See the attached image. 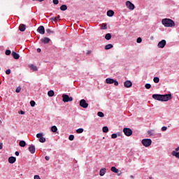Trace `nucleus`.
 Listing matches in <instances>:
<instances>
[{"label":"nucleus","mask_w":179,"mask_h":179,"mask_svg":"<svg viewBox=\"0 0 179 179\" xmlns=\"http://www.w3.org/2000/svg\"><path fill=\"white\" fill-rule=\"evenodd\" d=\"M68 9V6L66 5H62L60 6V10H66Z\"/></svg>","instance_id":"nucleus-28"},{"label":"nucleus","mask_w":179,"mask_h":179,"mask_svg":"<svg viewBox=\"0 0 179 179\" xmlns=\"http://www.w3.org/2000/svg\"><path fill=\"white\" fill-rule=\"evenodd\" d=\"M0 71H1V68H0Z\"/></svg>","instance_id":"nucleus-58"},{"label":"nucleus","mask_w":179,"mask_h":179,"mask_svg":"<svg viewBox=\"0 0 179 179\" xmlns=\"http://www.w3.org/2000/svg\"><path fill=\"white\" fill-rule=\"evenodd\" d=\"M10 50H6V55H9L10 54Z\"/></svg>","instance_id":"nucleus-43"},{"label":"nucleus","mask_w":179,"mask_h":179,"mask_svg":"<svg viewBox=\"0 0 179 179\" xmlns=\"http://www.w3.org/2000/svg\"><path fill=\"white\" fill-rule=\"evenodd\" d=\"M107 16H109V17H111L114 16V11L113 10H109L107 11Z\"/></svg>","instance_id":"nucleus-18"},{"label":"nucleus","mask_w":179,"mask_h":179,"mask_svg":"<svg viewBox=\"0 0 179 179\" xmlns=\"http://www.w3.org/2000/svg\"><path fill=\"white\" fill-rule=\"evenodd\" d=\"M30 69H31L34 72H36L38 71L37 66H34V64H30L29 65Z\"/></svg>","instance_id":"nucleus-19"},{"label":"nucleus","mask_w":179,"mask_h":179,"mask_svg":"<svg viewBox=\"0 0 179 179\" xmlns=\"http://www.w3.org/2000/svg\"><path fill=\"white\" fill-rule=\"evenodd\" d=\"M19 145H20L21 148H24V146H26V141H20V143H19Z\"/></svg>","instance_id":"nucleus-22"},{"label":"nucleus","mask_w":179,"mask_h":179,"mask_svg":"<svg viewBox=\"0 0 179 179\" xmlns=\"http://www.w3.org/2000/svg\"><path fill=\"white\" fill-rule=\"evenodd\" d=\"M101 30H107V24L103 23L101 24Z\"/></svg>","instance_id":"nucleus-23"},{"label":"nucleus","mask_w":179,"mask_h":179,"mask_svg":"<svg viewBox=\"0 0 179 179\" xmlns=\"http://www.w3.org/2000/svg\"><path fill=\"white\" fill-rule=\"evenodd\" d=\"M110 170L113 171V173H120V170L115 168V166H112Z\"/></svg>","instance_id":"nucleus-21"},{"label":"nucleus","mask_w":179,"mask_h":179,"mask_svg":"<svg viewBox=\"0 0 179 179\" xmlns=\"http://www.w3.org/2000/svg\"><path fill=\"white\" fill-rule=\"evenodd\" d=\"M172 156H175L178 159H179V152H176V151L172 152Z\"/></svg>","instance_id":"nucleus-29"},{"label":"nucleus","mask_w":179,"mask_h":179,"mask_svg":"<svg viewBox=\"0 0 179 179\" xmlns=\"http://www.w3.org/2000/svg\"><path fill=\"white\" fill-rule=\"evenodd\" d=\"M20 113L23 115L24 114V112L23 110H20Z\"/></svg>","instance_id":"nucleus-53"},{"label":"nucleus","mask_w":179,"mask_h":179,"mask_svg":"<svg viewBox=\"0 0 179 179\" xmlns=\"http://www.w3.org/2000/svg\"><path fill=\"white\" fill-rule=\"evenodd\" d=\"M28 150L31 153V155H34V153H36V147L33 145H29L28 148Z\"/></svg>","instance_id":"nucleus-12"},{"label":"nucleus","mask_w":179,"mask_h":179,"mask_svg":"<svg viewBox=\"0 0 179 179\" xmlns=\"http://www.w3.org/2000/svg\"><path fill=\"white\" fill-rule=\"evenodd\" d=\"M32 1H38V2H43L44 0H32Z\"/></svg>","instance_id":"nucleus-52"},{"label":"nucleus","mask_w":179,"mask_h":179,"mask_svg":"<svg viewBox=\"0 0 179 179\" xmlns=\"http://www.w3.org/2000/svg\"><path fill=\"white\" fill-rule=\"evenodd\" d=\"M3 144L2 143H0V150L3 149Z\"/></svg>","instance_id":"nucleus-48"},{"label":"nucleus","mask_w":179,"mask_h":179,"mask_svg":"<svg viewBox=\"0 0 179 179\" xmlns=\"http://www.w3.org/2000/svg\"><path fill=\"white\" fill-rule=\"evenodd\" d=\"M69 141H73V139H75V136H73V135H70V136H69Z\"/></svg>","instance_id":"nucleus-39"},{"label":"nucleus","mask_w":179,"mask_h":179,"mask_svg":"<svg viewBox=\"0 0 179 179\" xmlns=\"http://www.w3.org/2000/svg\"><path fill=\"white\" fill-rule=\"evenodd\" d=\"M178 150H179V147H178L177 148H176V152H178Z\"/></svg>","instance_id":"nucleus-55"},{"label":"nucleus","mask_w":179,"mask_h":179,"mask_svg":"<svg viewBox=\"0 0 179 179\" xmlns=\"http://www.w3.org/2000/svg\"><path fill=\"white\" fill-rule=\"evenodd\" d=\"M83 132V128H80V129L76 130L77 134H82Z\"/></svg>","instance_id":"nucleus-34"},{"label":"nucleus","mask_w":179,"mask_h":179,"mask_svg":"<svg viewBox=\"0 0 179 179\" xmlns=\"http://www.w3.org/2000/svg\"><path fill=\"white\" fill-rule=\"evenodd\" d=\"M111 138H112V139H116V138H117V134H113L111 135Z\"/></svg>","instance_id":"nucleus-41"},{"label":"nucleus","mask_w":179,"mask_h":179,"mask_svg":"<svg viewBox=\"0 0 179 179\" xmlns=\"http://www.w3.org/2000/svg\"><path fill=\"white\" fill-rule=\"evenodd\" d=\"M97 115L98 117H101V118H103V117H104V113L103 112H98Z\"/></svg>","instance_id":"nucleus-33"},{"label":"nucleus","mask_w":179,"mask_h":179,"mask_svg":"<svg viewBox=\"0 0 179 179\" xmlns=\"http://www.w3.org/2000/svg\"><path fill=\"white\" fill-rule=\"evenodd\" d=\"M113 44H108L105 46V50H110V48H113Z\"/></svg>","instance_id":"nucleus-27"},{"label":"nucleus","mask_w":179,"mask_h":179,"mask_svg":"<svg viewBox=\"0 0 179 179\" xmlns=\"http://www.w3.org/2000/svg\"><path fill=\"white\" fill-rule=\"evenodd\" d=\"M106 40H111V34L108 33L106 34L105 36Z\"/></svg>","instance_id":"nucleus-26"},{"label":"nucleus","mask_w":179,"mask_h":179,"mask_svg":"<svg viewBox=\"0 0 179 179\" xmlns=\"http://www.w3.org/2000/svg\"><path fill=\"white\" fill-rule=\"evenodd\" d=\"M104 174H106V168L101 169L99 175L101 176V177H103V176H104Z\"/></svg>","instance_id":"nucleus-20"},{"label":"nucleus","mask_w":179,"mask_h":179,"mask_svg":"<svg viewBox=\"0 0 179 179\" xmlns=\"http://www.w3.org/2000/svg\"><path fill=\"white\" fill-rule=\"evenodd\" d=\"M19 30L20 31H24V30H26V25H24V24H21L19 26Z\"/></svg>","instance_id":"nucleus-17"},{"label":"nucleus","mask_w":179,"mask_h":179,"mask_svg":"<svg viewBox=\"0 0 179 179\" xmlns=\"http://www.w3.org/2000/svg\"><path fill=\"white\" fill-rule=\"evenodd\" d=\"M162 23L165 27H174L176 23L170 18H164L162 20Z\"/></svg>","instance_id":"nucleus-2"},{"label":"nucleus","mask_w":179,"mask_h":179,"mask_svg":"<svg viewBox=\"0 0 179 179\" xmlns=\"http://www.w3.org/2000/svg\"><path fill=\"white\" fill-rule=\"evenodd\" d=\"M124 87H132V82L129 81V80H126L124 83Z\"/></svg>","instance_id":"nucleus-14"},{"label":"nucleus","mask_w":179,"mask_h":179,"mask_svg":"<svg viewBox=\"0 0 179 179\" xmlns=\"http://www.w3.org/2000/svg\"><path fill=\"white\" fill-rule=\"evenodd\" d=\"M37 31L39 33V34H44L45 33V29L44 28V26H39L37 29Z\"/></svg>","instance_id":"nucleus-10"},{"label":"nucleus","mask_w":179,"mask_h":179,"mask_svg":"<svg viewBox=\"0 0 179 179\" xmlns=\"http://www.w3.org/2000/svg\"><path fill=\"white\" fill-rule=\"evenodd\" d=\"M37 52H41V49L38 48V49H37Z\"/></svg>","instance_id":"nucleus-50"},{"label":"nucleus","mask_w":179,"mask_h":179,"mask_svg":"<svg viewBox=\"0 0 179 179\" xmlns=\"http://www.w3.org/2000/svg\"><path fill=\"white\" fill-rule=\"evenodd\" d=\"M60 16L58 15L57 17H52L51 18V20H52L53 22H58V19H59Z\"/></svg>","instance_id":"nucleus-30"},{"label":"nucleus","mask_w":179,"mask_h":179,"mask_svg":"<svg viewBox=\"0 0 179 179\" xmlns=\"http://www.w3.org/2000/svg\"><path fill=\"white\" fill-rule=\"evenodd\" d=\"M45 160H47L48 162V160H50V157L45 156Z\"/></svg>","instance_id":"nucleus-49"},{"label":"nucleus","mask_w":179,"mask_h":179,"mask_svg":"<svg viewBox=\"0 0 179 179\" xmlns=\"http://www.w3.org/2000/svg\"><path fill=\"white\" fill-rule=\"evenodd\" d=\"M106 83H107L108 85H113V83H114L115 86H118V81L113 78H106Z\"/></svg>","instance_id":"nucleus-4"},{"label":"nucleus","mask_w":179,"mask_h":179,"mask_svg":"<svg viewBox=\"0 0 179 179\" xmlns=\"http://www.w3.org/2000/svg\"><path fill=\"white\" fill-rule=\"evenodd\" d=\"M126 6L130 10H134V9H135V5H134V3H132V2L129 1H126Z\"/></svg>","instance_id":"nucleus-7"},{"label":"nucleus","mask_w":179,"mask_h":179,"mask_svg":"<svg viewBox=\"0 0 179 179\" xmlns=\"http://www.w3.org/2000/svg\"><path fill=\"white\" fill-rule=\"evenodd\" d=\"M136 41H137V43H142V38H141V37L138 38L137 40H136Z\"/></svg>","instance_id":"nucleus-42"},{"label":"nucleus","mask_w":179,"mask_h":179,"mask_svg":"<svg viewBox=\"0 0 179 179\" xmlns=\"http://www.w3.org/2000/svg\"><path fill=\"white\" fill-rule=\"evenodd\" d=\"M153 81L155 82V83H159V82H160V78H159L158 77H155L153 78Z\"/></svg>","instance_id":"nucleus-32"},{"label":"nucleus","mask_w":179,"mask_h":179,"mask_svg":"<svg viewBox=\"0 0 179 179\" xmlns=\"http://www.w3.org/2000/svg\"><path fill=\"white\" fill-rule=\"evenodd\" d=\"M162 131H167V127H162Z\"/></svg>","instance_id":"nucleus-45"},{"label":"nucleus","mask_w":179,"mask_h":179,"mask_svg":"<svg viewBox=\"0 0 179 179\" xmlns=\"http://www.w3.org/2000/svg\"><path fill=\"white\" fill-rule=\"evenodd\" d=\"M21 90H22V88L20 87H18L16 88L15 92L16 93H20Z\"/></svg>","instance_id":"nucleus-38"},{"label":"nucleus","mask_w":179,"mask_h":179,"mask_svg":"<svg viewBox=\"0 0 179 179\" xmlns=\"http://www.w3.org/2000/svg\"><path fill=\"white\" fill-rule=\"evenodd\" d=\"M6 75H10V69H7L6 71Z\"/></svg>","instance_id":"nucleus-44"},{"label":"nucleus","mask_w":179,"mask_h":179,"mask_svg":"<svg viewBox=\"0 0 179 179\" xmlns=\"http://www.w3.org/2000/svg\"><path fill=\"white\" fill-rule=\"evenodd\" d=\"M166 40H162L158 43L157 46L159 48H164V47H166Z\"/></svg>","instance_id":"nucleus-11"},{"label":"nucleus","mask_w":179,"mask_h":179,"mask_svg":"<svg viewBox=\"0 0 179 179\" xmlns=\"http://www.w3.org/2000/svg\"><path fill=\"white\" fill-rule=\"evenodd\" d=\"M91 52H92V51L88 50L87 52V54H91Z\"/></svg>","instance_id":"nucleus-54"},{"label":"nucleus","mask_w":179,"mask_h":179,"mask_svg":"<svg viewBox=\"0 0 179 179\" xmlns=\"http://www.w3.org/2000/svg\"><path fill=\"white\" fill-rule=\"evenodd\" d=\"M116 174H117V176H121V174H122V172L119 170V172H116Z\"/></svg>","instance_id":"nucleus-47"},{"label":"nucleus","mask_w":179,"mask_h":179,"mask_svg":"<svg viewBox=\"0 0 179 179\" xmlns=\"http://www.w3.org/2000/svg\"><path fill=\"white\" fill-rule=\"evenodd\" d=\"M0 124H2V122L0 120Z\"/></svg>","instance_id":"nucleus-57"},{"label":"nucleus","mask_w":179,"mask_h":179,"mask_svg":"<svg viewBox=\"0 0 179 179\" xmlns=\"http://www.w3.org/2000/svg\"><path fill=\"white\" fill-rule=\"evenodd\" d=\"M130 177H131V178H134V176H131Z\"/></svg>","instance_id":"nucleus-56"},{"label":"nucleus","mask_w":179,"mask_h":179,"mask_svg":"<svg viewBox=\"0 0 179 179\" xmlns=\"http://www.w3.org/2000/svg\"><path fill=\"white\" fill-rule=\"evenodd\" d=\"M15 162H16V157H10L8 158V162L10 164H13V163H15Z\"/></svg>","instance_id":"nucleus-16"},{"label":"nucleus","mask_w":179,"mask_h":179,"mask_svg":"<svg viewBox=\"0 0 179 179\" xmlns=\"http://www.w3.org/2000/svg\"><path fill=\"white\" fill-rule=\"evenodd\" d=\"M36 138L39 139V142H41V143H44V142H45V138L43 137V133L37 134Z\"/></svg>","instance_id":"nucleus-8"},{"label":"nucleus","mask_w":179,"mask_h":179,"mask_svg":"<svg viewBox=\"0 0 179 179\" xmlns=\"http://www.w3.org/2000/svg\"><path fill=\"white\" fill-rule=\"evenodd\" d=\"M15 156H19V152L18 151L15 152Z\"/></svg>","instance_id":"nucleus-51"},{"label":"nucleus","mask_w":179,"mask_h":179,"mask_svg":"<svg viewBox=\"0 0 179 179\" xmlns=\"http://www.w3.org/2000/svg\"><path fill=\"white\" fill-rule=\"evenodd\" d=\"M141 142L143 146H145V148H149V146L152 145L151 139H143Z\"/></svg>","instance_id":"nucleus-5"},{"label":"nucleus","mask_w":179,"mask_h":179,"mask_svg":"<svg viewBox=\"0 0 179 179\" xmlns=\"http://www.w3.org/2000/svg\"><path fill=\"white\" fill-rule=\"evenodd\" d=\"M80 107H82L83 108H87L89 107V103H87L86 102V100L85 99H81L80 101Z\"/></svg>","instance_id":"nucleus-9"},{"label":"nucleus","mask_w":179,"mask_h":179,"mask_svg":"<svg viewBox=\"0 0 179 179\" xmlns=\"http://www.w3.org/2000/svg\"><path fill=\"white\" fill-rule=\"evenodd\" d=\"M123 132L126 136H131V135L133 134L132 129L127 127L123 129Z\"/></svg>","instance_id":"nucleus-6"},{"label":"nucleus","mask_w":179,"mask_h":179,"mask_svg":"<svg viewBox=\"0 0 179 179\" xmlns=\"http://www.w3.org/2000/svg\"><path fill=\"white\" fill-rule=\"evenodd\" d=\"M102 131L105 134H107V132H108V127L107 126L103 127V129H102Z\"/></svg>","instance_id":"nucleus-31"},{"label":"nucleus","mask_w":179,"mask_h":179,"mask_svg":"<svg viewBox=\"0 0 179 179\" xmlns=\"http://www.w3.org/2000/svg\"><path fill=\"white\" fill-rule=\"evenodd\" d=\"M55 93L53 90H50L48 92V95L49 96V97H52L54 96Z\"/></svg>","instance_id":"nucleus-25"},{"label":"nucleus","mask_w":179,"mask_h":179,"mask_svg":"<svg viewBox=\"0 0 179 179\" xmlns=\"http://www.w3.org/2000/svg\"><path fill=\"white\" fill-rule=\"evenodd\" d=\"M54 5H58V3H59V0H53L52 1Z\"/></svg>","instance_id":"nucleus-40"},{"label":"nucleus","mask_w":179,"mask_h":179,"mask_svg":"<svg viewBox=\"0 0 179 179\" xmlns=\"http://www.w3.org/2000/svg\"><path fill=\"white\" fill-rule=\"evenodd\" d=\"M11 55L14 59H19V58H20V55H19L16 52H12Z\"/></svg>","instance_id":"nucleus-15"},{"label":"nucleus","mask_w":179,"mask_h":179,"mask_svg":"<svg viewBox=\"0 0 179 179\" xmlns=\"http://www.w3.org/2000/svg\"><path fill=\"white\" fill-rule=\"evenodd\" d=\"M41 43H43V44H48V43H50L51 41V39H50L48 37H44L43 38L41 39Z\"/></svg>","instance_id":"nucleus-13"},{"label":"nucleus","mask_w":179,"mask_h":179,"mask_svg":"<svg viewBox=\"0 0 179 179\" xmlns=\"http://www.w3.org/2000/svg\"><path fill=\"white\" fill-rule=\"evenodd\" d=\"M34 179H41L40 178V176H38V175H35L34 177Z\"/></svg>","instance_id":"nucleus-46"},{"label":"nucleus","mask_w":179,"mask_h":179,"mask_svg":"<svg viewBox=\"0 0 179 179\" xmlns=\"http://www.w3.org/2000/svg\"><path fill=\"white\" fill-rule=\"evenodd\" d=\"M145 89H150L152 87V85L149 83L145 84Z\"/></svg>","instance_id":"nucleus-36"},{"label":"nucleus","mask_w":179,"mask_h":179,"mask_svg":"<svg viewBox=\"0 0 179 179\" xmlns=\"http://www.w3.org/2000/svg\"><path fill=\"white\" fill-rule=\"evenodd\" d=\"M51 131H52V132L55 133L58 131V128L57 127V126H52L51 127Z\"/></svg>","instance_id":"nucleus-24"},{"label":"nucleus","mask_w":179,"mask_h":179,"mask_svg":"<svg viewBox=\"0 0 179 179\" xmlns=\"http://www.w3.org/2000/svg\"><path fill=\"white\" fill-rule=\"evenodd\" d=\"M62 101H64V103H68L69 101H73V98L69 96V95L68 94H64L62 95Z\"/></svg>","instance_id":"nucleus-3"},{"label":"nucleus","mask_w":179,"mask_h":179,"mask_svg":"<svg viewBox=\"0 0 179 179\" xmlns=\"http://www.w3.org/2000/svg\"><path fill=\"white\" fill-rule=\"evenodd\" d=\"M30 106L31 107H34V106H36V102L34 101H31Z\"/></svg>","instance_id":"nucleus-37"},{"label":"nucleus","mask_w":179,"mask_h":179,"mask_svg":"<svg viewBox=\"0 0 179 179\" xmlns=\"http://www.w3.org/2000/svg\"><path fill=\"white\" fill-rule=\"evenodd\" d=\"M46 32L48 33V34H52L54 33V31L50 29H46Z\"/></svg>","instance_id":"nucleus-35"},{"label":"nucleus","mask_w":179,"mask_h":179,"mask_svg":"<svg viewBox=\"0 0 179 179\" xmlns=\"http://www.w3.org/2000/svg\"><path fill=\"white\" fill-rule=\"evenodd\" d=\"M152 99L159 101H169V100H171V94L164 95L155 94L152 95Z\"/></svg>","instance_id":"nucleus-1"}]
</instances>
